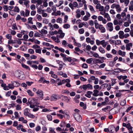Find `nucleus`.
Listing matches in <instances>:
<instances>
[{
    "label": "nucleus",
    "mask_w": 133,
    "mask_h": 133,
    "mask_svg": "<svg viewBox=\"0 0 133 133\" xmlns=\"http://www.w3.org/2000/svg\"><path fill=\"white\" fill-rule=\"evenodd\" d=\"M93 60V59L92 58H90L87 59L86 62L89 64H90L92 63V61Z\"/></svg>",
    "instance_id": "nucleus-33"
},
{
    "label": "nucleus",
    "mask_w": 133,
    "mask_h": 133,
    "mask_svg": "<svg viewBox=\"0 0 133 133\" xmlns=\"http://www.w3.org/2000/svg\"><path fill=\"white\" fill-rule=\"evenodd\" d=\"M27 116L32 119L34 118L35 117V116L34 115L30 113Z\"/></svg>",
    "instance_id": "nucleus-53"
},
{
    "label": "nucleus",
    "mask_w": 133,
    "mask_h": 133,
    "mask_svg": "<svg viewBox=\"0 0 133 133\" xmlns=\"http://www.w3.org/2000/svg\"><path fill=\"white\" fill-rule=\"evenodd\" d=\"M102 42L103 40L101 41H100V40L97 39L96 40V44L97 45H100L101 44V43H102Z\"/></svg>",
    "instance_id": "nucleus-35"
},
{
    "label": "nucleus",
    "mask_w": 133,
    "mask_h": 133,
    "mask_svg": "<svg viewBox=\"0 0 133 133\" xmlns=\"http://www.w3.org/2000/svg\"><path fill=\"white\" fill-rule=\"evenodd\" d=\"M24 115L26 116H28L30 113L29 112V109L28 108H25L24 110Z\"/></svg>",
    "instance_id": "nucleus-16"
},
{
    "label": "nucleus",
    "mask_w": 133,
    "mask_h": 133,
    "mask_svg": "<svg viewBox=\"0 0 133 133\" xmlns=\"http://www.w3.org/2000/svg\"><path fill=\"white\" fill-rule=\"evenodd\" d=\"M25 13V16L27 17L29 15L30 11L28 9H26Z\"/></svg>",
    "instance_id": "nucleus-45"
},
{
    "label": "nucleus",
    "mask_w": 133,
    "mask_h": 133,
    "mask_svg": "<svg viewBox=\"0 0 133 133\" xmlns=\"http://www.w3.org/2000/svg\"><path fill=\"white\" fill-rule=\"evenodd\" d=\"M11 94V91H8L5 94V96L6 97H9Z\"/></svg>",
    "instance_id": "nucleus-63"
},
{
    "label": "nucleus",
    "mask_w": 133,
    "mask_h": 133,
    "mask_svg": "<svg viewBox=\"0 0 133 133\" xmlns=\"http://www.w3.org/2000/svg\"><path fill=\"white\" fill-rule=\"evenodd\" d=\"M98 50L102 54H104L105 52V51L104 49L101 46L99 47V48Z\"/></svg>",
    "instance_id": "nucleus-27"
},
{
    "label": "nucleus",
    "mask_w": 133,
    "mask_h": 133,
    "mask_svg": "<svg viewBox=\"0 0 133 133\" xmlns=\"http://www.w3.org/2000/svg\"><path fill=\"white\" fill-rule=\"evenodd\" d=\"M69 6L72 10L74 9V8H79V7L78 3L76 2H74L72 3H70L69 4Z\"/></svg>",
    "instance_id": "nucleus-3"
},
{
    "label": "nucleus",
    "mask_w": 133,
    "mask_h": 133,
    "mask_svg": "<svg viewBox=\"0 0 133 133\" xmlns=\"http://www.w3.org/2000/svg\"><path fill=\"white\" fill-rule=\"evenodd\" d=\"M8 87L9 89H13L14 88V84H13L12 83V84H8Z\"/></svg>",
    "instance_id": "nucleus-47"
},
{
    "label": "nucleus",
    "mask_w": 133,
    "mask_h": 133,
    "mask_svg": "<svg viewBox=\"0 0 133 133\" xmlns=\"http://www.w3.org/2000/svg\"><path fill=\"white\" fill-rule=\"evenodd\" d=\"M63 99L64 101L68 103L70 101V98L68 97L67 96H63Z\"/></svg>",
    "instance_id": "nucleus-15"
},
{
    "label": "nucleus",
    "mask_w": 133,
    "mask_h": 133,
    "mask_svg": "<svg viewBox=\"0 0 133 133\" xmlns=\"http://www.w3.org/2000/svg\"><path fill=\"white\" fill-rule=\"evenodd\" d=\"M108 44V42H106L104 40H103V42L101 43V45H102V46L104 48H105L106 45Z\"/></svg>",
    "instance_id": "nucleus-19"
},
{
    "label": "nucleus",
    "mask_w": 133,
    "mask_h": 133,
    "mask_svg": "<svg viewBox=\"0 0 133 133\" xmlns=\"http://www.w3.org/2000/svg\"><path fill=\"white\" fill-rule=\"evenodd\" d=\"M36 17L38 21H40L42 20V16L40 15L37 14L36 15Z\"/></svg>",
    "instance_id": "nucleus-31"
},
{
    "label": "nucleus",
    "mask_w": 133,
    "mask_h": 133,
    "mask_svg": "<svg viewBox=\"0 0 133 133\" xmlns=\"http://www.w3.org/2000/svg\"><path fill=\"white\" fill-rule=\"evenodd\" d=\"M26 92L28 93V95L31 97H32L34 95V94L32 92V91L30 90H27Z\"/></svg>",
    "instance_id": "nucleus-25"
},
{
    "label": "nucleus",
    "mask_w": 133,
    "mask_h": 133,
    "mask_svg": "<svg viewBox=\"0 0 133 133\" xmlns=\"http://www.w3.org/2000/svg\"><path fill=\"white\" fill-rule=\"evenodd\" d=\"M56 21L57 23L61 24L62 22V19L61 17H58Z\"/></svg>",
    "instance_id": "nucleus-32"
},
{
    "label": "nucleus",
    "mask_w": 133,
    "mask_h": 133,
    "mask_svg": "<svg viewBox=\"0 0 133 133\" xmlns=\"http://www.w3.org/2000/svg\"><path fill=\"white\" fill-rule=\"evenodd\" d=\"M113 23L114 25H117L118 24H120L119 23V21H118L117 19H115L113 21Z\"/></svg>",
    "instance_id": "nucleus-41"
},
{
    "label": "nucleus",
    "mask_w": 133,
    "mask_h": 133,
    "mask_svg": "<svg viewBox=\"0 0 133 133\" xmlns=\"http://www.w3.org/2000/svg\"><path fill=\"white\" fill-rule=\"evenodd\" d=\"M73 116L77 121L79 122H81L82 121V118L79 114L74 113L73 114Z\"/></svg>",
    "instance_id": "nucleus-2"
},
{
    "label": "nucleus",
    "mask_w": 133,
    "mask_h": 133,
    "mask_svg": "<svg viewBox=\"0 0 133 133\" xmlns=\"http://www.w3.org/2000/svg\"><path fill=\"white\" fill-rule=\"evenodd\" d=\"M36 99L34 98H30L28 99V102L26 103L28 105H29L30 104H34L36 103Z\"/></svg>",
    "instance_id": "nucleus-6"
},
{
    "label": "nucleus",
    "mask_w": 133,
    "mask_h": 133,
    "mask_svg": "<svg viewBox=\"0 0 133 133\" xmlns=\"http://www.w3.org/2000/svg\"><path fill=\"white\" fill-rule=\"evenodd\" d=\"M22 66L23 68H25L26 69H29V70H30V69L29 68V67L24 64L22 63Z\"/></svg>",
    "instance_id": "nucleus-46"
},
{
    "label": "nucleus",
    "mask_w": 133,
    "mask_h": 133,
    "mask_svg": "<svg viewBox=\"0 0 133 133\" xmlns=\"http://www.w3.org/2000/svg\"><path fill=\"white\" fill-rule=\"evenodd\" d=\"M119 55L122 57H124L126 55V52L125 51H122L121 50H119L118 51Z\"/></svg>",
    "instance_id": "nucleus-12"
},
{
    "label": "nucleus",
    "mask_w": 133,
    "mask_h": 133,
    "mask_svg": "<svg viewBox=\"0 0 133 133\" xmlns=\"http://www.w3.org/2000/svg\"><path fill=\"white\" fill-rule=\"evenodd\" d=\"M82 67L83 68L87 69L88 68V65L87 64L84 63L83 64Z\"/></svg>",
    "instance_id": "nucleus-64"
},
{
    "label": "nucleus",
    "mask_w": 133,
    "mask_h": 133,
    "mask_svg": "<svg viewBox=\"0 0 133 133\" xmlns=\"http://www.w3.org/2000/svg\"><path fill=\"white\" fill-rule=\"evenodd\" d=\"M41 35L38 32H36L34 35V36L35 37H40Z\"/></svg>",
    "instance_id": "nucleus-61"
},
{
    "label": "nucleus",
    "mask_w": 133,
    "mask_h": 133,
    "mask_svg": "<svg viewBox=\"0 0 133 133\" xmlns=\"http://www.w3.org/2000/svg\"><path fill=\"white\" fill-rule=\"evenodd\" d=\"M126 104V100L125 99L122 101L120 103V104L122 106H124Z\"/></svg>",
    "instance_id": "nucleus-43"
},
{
    "label": "nucleus",
    "mask_w": 133,
    "mask_h": 133,
    "mask_svg": "<svg viewBox=\"0 0 133 133\" xmlns=\"http://www.w3.org/2000/svg\"><path fill=\"white\" fill-rule=\"evenodd\" d=\"M93 92L92 91H88L87 92V93L85 95L86 97L90 98L91 97V94H92Z\"/></svg>",
    "instance_id": "nucleus-18"
},
{
    "label": "nucleus",
    "mask_w": 133,
    "mask_h": 133,
    "mask_svg": "<svg viewBox=\"0 0 133 133\" xmlns=\"http://www.w3.org/2000/svg\"><path fill=\"white\" fill-rule=\"evenodd\" d=\"M59 96L56 94H53L51 97L50 101H56L57 99L59 98Z\"/></svg>",
    "instance_id": "nucleus-7"
},
{
    "label": "nucleus",
    "mask_w": 133,
    "mask_h": 133,
    "mask_svg": "<svg viewBox=\"0 0 133 133\" xmlns=\"http://www.w3.org/2000/svg\"><path fill=\"white\" fill-rule=\"evenodd\" d=\"M100 26L99 28V29L100 30L101 33H104L105 32L106 30L105 28L103 26L102 24H100Z\"/></svg>",
    "instance_id": "nucleus-14"
},
{
    "label": "nucleus",
    "mask_w": 133,
    "mask_h": 133,
    "mask_svg": "<svg viewBox=\"0 0 133 133\" xmlns=\"http://www.w3.org/2000/svg\"><path fill=\"white\" fill-rule=\"evenodd\" d=\"M21 73H22V72L20 70L16 71L15 73V76L18 77H20L21 75Z\"/></svg>",
    "instance_id": "nucleus-22"
},
{
    "label": "nucleus",
    "mask_w": 133,
    "mask_h": 133,
    "mask_svg": "<svg viewBox=\"0 0 133 133\" xmlns=\"http://www.w3.org/2000/svg\"><path fill=\"white\" fill-rule=\"evenodd\" d=\"M106 28L110 32L112 31L113 30V23L111 22L108 23L107 24Z\"/></svg>",
    "instance_id": "nucleus-5"
},
{
    "label": "nucleus",
    "mask_w": 133,
    "mask_h": 133,
    "mask_svg": "<svg viewBox=\"0 0 133 133\" xmlns=\"http://www.w3.org/2000/svg\"><path fill=\"white\" fill-rule=\"evenodd\" d=\"M11 82L14 85V86L16 87H18L20 85V84L16 81L12 82Z\"/></svg>",
    "instance_id": "nucleus-28"
},
{
    "label": "nucleus",
    "mask_w": 133,
    "mask_h": 133,
    "mask_svg": "<svg viewBox=\"0 0 133 133\" xmlns=\"http://www.w3.org/2000/svg\"><path fill=\"white\" fill-rule=\"evenodd\" d=\"M32 18L31 17H29L28 18V20L29 23H30L32 24H33V23L32 22Z\"/></svg>",
    "instance_id": "nucleus-62"
},
{
    "label": "nucleus",
    "mask_w": 133,
    "mask_h": 133,
    "mask_svg": "<svg viewBox=\"0 0 133 133\" xmlns=\"http://www.w3.org/2000/svg\"><path fill=\"white\" fill-rule=\"evenodd\" d=\"M111 8L112 9H114L115 8L116 11L118 13H120L122 11V8L119 4L113 3L111 5Z\"/></svg>",
    "instance_id": "nucleus-1"
},
{
    "label": "nucleus",
    "mask_w": 133,
    "mask_h": 133,
    "mask_svg": "<svg viewBox=\"0 0 133 133\" xmlns=\"http://www.w3.org/2000/svg\"><path fill=\"white\" fill-rule=\"evenodd\" d=\"M36 94L42 100L43 99L44 94L42 90L40 89H38L36 91Z\"/></svg>",
    "instance_id": "nucleus-4"
},
{
    "label": "nucleus",
    "mask_w": 133,
    "mask_h": 133,
    "mask_svg": "<svg viewBox=\"0 0 133 133\" xmlns=\"http://www.w3.org/2000/svg\"><path fill=\"white\" fill-rule=\"evenodd\" d=\"M94 93L92 94V95L95 96H97L99 95L98 93L99 91L95 89L93 91Z\"/></svg>",
    "instance_id": "nucleus-17"
},
{
    "label": "nucleus",
    "mask_w": 133,
    "mask_h": 133,
    "mask_svg": "<svg viewBox=\"0 0 133 133\" xmlns=\"http://www.w3.org/2000/svg\"><path fill=\"white\" fill-rule=\"evenodd\" d=\"M28 52L32 54H34V50L32 49H29L28 50Z\"/></svg>",
    "instance_id": "nucleus-57"
},
{
    "label": "nucleus",
    "mask_w": 133,
    "mask_h": 133,
    "mask_svg": "<svg viewBox=\"0 0 133 133\" xmlns=\"http://www.w3.org/2000/svg\"><path fill=\"white\" fill-rule=\"evenodd\" d=\"M126 127L129 131V133H133V131H132V127L131 126L130 123H128L127 124V126Z\"/></svg>",
    "instance_id": "nucleus-9"
},
{
    "label": "nucleus",
    "mask_w": 133,
    "mask_h": 133,
    "mask_svg": "<svg viewBox=\"0 0 133 133\" xmlns=\"http://www.w3.org/2000/svg\"><path fill=\"white\" fill-rule=\"evenodd\" d=\"M80 88L81 89H83L84 90H86L87 89L86 84H84L82 86H80Z\"/></svg>",
    "instance_id": "nucleus-50"
},
{
    "label": "nucleus",
    "mask_w": 133,
    "mask_h": 133,
    "mask_svg": "<svg viewBox=\"0 0 133 133\" xmlns=\"http://www.w3.org/2000/svg\"><path fill=\"white\" fill-rule=\"evenodd\" d=\"M63 1L62 0H60L59 2V4H56V6L57 7H59L63 4Z\"/></svg>",
    "instance_id": "nucleus-44"
},
{
    "label": "nucleus",
    "mask_w": 133,
    "mask_h": 133,
    "mask_svg": "<svg viewBox=\"0 0 133 133\" xmlns=\"http://www.w3.org/2000/svg\"><path fill=\"white\" fill-rule=\"evenodd\" d=\"M68 18V16L67 15L65 16L64 20V23H66L67 22Z\"/></svg>",
    "instance_id": "nucleus-49"
},
{
    "label": "nucleus",
    "mask_w": 133,
    "mask_h": 133,
    "mask_svg": "<svg viewBox=\"0 0 133 133\" xmlns=\"http://www.w3.org/2000/svg\"><path fill=\"white\" fill-rule=\"evenodd\" d=\"M51 38L53 40L55 41V42L57 43H59L60 42L59 39L58 38H56V37L55 36H52L51 37Z\"/></svg>",
    "instance_id": "nucleus-24"
},
{
    "label": "nucleus",
    "mask_w": 133,
    "mask_h": 133,
    "mask_svg": "<svg viewBox=\"0 0 133 133\" xmlns=\"http://www.w3.org/2000/svg\"><path fill=\"white\" fill-rule=\"evenodd\" d=\"M5 132L6 133H14L15 131L10 128H9L6 129Z\"/></svg>",
    "instance_id": "nucleus-11"
},
{
    "label": "nucleus",
    "mask_w": 133,
    "mask_h": 133,
    "mask_svg": "<svg viewBox=\"0 0 133 133\" xmlns=\"http://www.w3.org/2000/svg\"><path fill=\"white\" fill-rule=\"evenodd\" d=\"M119 35V37L121 39H123V37L124 35V33L122 31H120L118 33Z\"/></svg>",
    "instance_id": "nucleus-13"
},
{
    "label": "nucleus",
    "mask_w": 133,
    "mask_h": 133,
    "mask_svg": "<svg viewBox=\"0 0 133 133\" xmlns=\"http://www.w3.org/2000/svg\"><path fill=\"white\" fill-rule=\"evenodd\" d=\"M121 43V41L120 40H117L115 41V45L120 44Z\"/></svg>",
    "instance_id": "nucleus-42"
},
{
    "label": "nucleus",
    "mask_w": 133,
    "mask_h": 133,
    "mask_svg": "<svg viewBox=\"0 0 133 133\" xmlns=\"http://www.w3.org/2000/svg\"><path fill=\"white\" fill-rule=\"evenodd\" d=\"M130 23L129 22H125L124 24V26L125 27H128L129 26Z\"/></svg>",
    "instance_id": "nucleus-56"
},
{
    "label": "nucleus",
    "mask_w": 133,
    "mask_h": 133,
    "mask_svg": "<svg viewBox=\"0 0 133 133\" xmlns=\"http://www.w3.org/2000/svg\"><path fill=\"white\" fill-rule=\"evenodd\" d=\"M70 25L68 24H65L63 25V28L65 29H67L69 28L70 27Z\"/></svg>",
    "instance_id": "nucleus-37"
},
{
    "label": "nucleus",
    "mask_w": 133,
    "mask_h": 133,
    "mask_svg": "<svg viewBox=\"0 0 133 133\" xmlns=\"http://www.w3.org/2000/svg\"><path fill=\"white\" fill-rule=\"evenodd\" d=\"M43 44L44 45H46L47 46H50L52 48H53L54 47L53 45L50 44L47 42H44L43 43Z\"/></svg>",
    "instance_id": "nucleus-29"
},
{
    "label": "nucleus",
    "mask_w": 133,
    "mask_h": 133,
    "mask_svg": "<svg viewBox=\"0 0 133 133\" xmlns=\"http://www.w3.org/2000/svg\"><path fill=\"white\" fill-rule=\"evenodd\" d=\"M42 34H46L48 33L47 31L44 29H42L41 30Z\"/></svg>",
    "instance_id": "nucleus-60"
},
{
    "label": "nucleus",
    "mask_w": 133,
    "mask_h": 133,
    "mask_svg": "<svg viewBox=\"0 0 133 133\" xmlns=\"http://www.w3.org/2000/svg\"><path fill=\"white\" fill-rule=\"evenodd\" d=\"M109 12L112 15H114L116 14L115 11L113 9H111Z\"/></svg>",
    "instance_id": "nucleus-55"
},
{
    "label": "nucleus",
    "mask_w": 133,
    "mask_h": 133,
    "mask_svg": "<svg viewBox=\"0 0 133 133\" xmlns=\"http://www.w3.org/2000/svg\"><path fill=\"white\" fill-rule=\"evenodd\" d=\"M87 89H92L93 88L92 86L90 84H86Z\"/></svg>",
    "instance_id": "nucleus-48"
},
{
    "label": "nucleus",
    "mask_w": 133,
    "mask_h": 133,
    "mask_svg": "<svg viewBox=\"0 0 133 133\" xmlns=\"http://www.w3.org/2000/svg\"><path fill=\"white\" fill-rule=\"evenodd\" d=\"M127 18L126 17H123V19L121 18V20H119V23H122L124 22L127 20Z\"/></svg>",
    "instance_id": "nucleus-30"
},
{
    "label": "nucleus",
    "mask_w": 133,
    "mask_h": 133,
    "mask_svg": "<svg viewBox=\"0 0 133 133\" xmlns=\"http://www.w3.org/2000/svg\"><path fill=\"white\" fill-rule=\"evenodd\" d=\"M57 81H60L59 82H58V83H57V84L58 85H62L64 83L63 80H62V81H60V80L59 79H57ZM57 82H58L57 81H56Z\"/></svg>",
    "instance_id": "nucleus-39"
},
{
    "label": "nucleus",
    "mask_w": 133,
    "mask_h": 133,
    "mask_svg": "<svg viewBox=\"0 0 133 133\" xmlns=\"http://www.w3.org/2000/svg\"><path fill=\"white\" fill-rule=\"evenodd\" d=\"M30 3V1L29 0H26L25 2H24L23 3L24 5L27 7L28 8L29 6V3Z\"/></svg>",
    "instance_id": "nucleus-26"
},
{
    "label": "nucleus",
    "mask_w": 133,
    "mask_h": 133,
    "mask_svg": "<svg viewBox=\"0 0 133 133\" xmlns=\"http://www.w3.org/2000/svg\"><path fill=\"white\" fill-rule=\"evenodd\" d=\"M91 29V32L92 33H95L96 31V30L93 27H91L90 29Z\"/></svg>",
    "instance_id": "nucleus-54"
},
{
    "label": "nucleus",
    "mask_w": 133,
    "mask_h": 133,
    "mask_svg": "<svg viewBox=\"0 0 133 133\" xmlns=\"http://www.w3.org/2000/svg\"><path fill=\"white\" fill-rule=\"evenodd\" d=\"M72 60V59L70 57H66L65 58H63V60L64 62L68 61V62H70Z\"/></svg>",
    "instance_id": "nucleus-23"
},
{
    "label": "nucleus",
    "mask_w": 133,
    "mask_h": 133,
    "mask_svg": "<svg viewBox=\"0 0 133 133\" xmlns=\"http://www.w3.org/2000/svg\"><path fill=\"white\" fill-rule=\"evenodd\" d=\"M94 88L96 90L99 89L100 90L101 89V88L100 87L99 85H96L94 86Z\"/></svg>",
    "instance_id": "nucleus-51"
},
{
    "label": "nucleus",
    "mask_w": 133,
    "mask_h": 133,
    "mask_svg": "<svg viewBox=\"0 0 133 133\" xmlns=\"http://www.w3.org/2000/svg\"><path fill=\"white\" fill-rule=\"evenodd\" d=\"M126 17L127 19H128V21L129 22L130 24H131V21L130 19V15L129 14H128L127 15Z\"/></svg>",
    "instance_id": "nucleus-40"
},
{
    "label": "nucleus",
    "mask_w": 133,
    "mask_h": 133,
    "mask_svg": "<svg viewBox=\"0 0 133 133\" xmlns=\"http://www.w3.org/2000/svg\"><path fill=\"white\" fill-rule=\"evenodd\" d=\"M13 10L15 12L17 13L19 12L20 11L19 8L17 6L15 7Z\"/></svg>",
    "instance_id": "nucleus-36"
},
{
    "label": "nucleus",
    "mask_w": 133,
    "mask_h": 133,
    "mask_svg": "<svg viewBox=\"0 0 133 133\" xmlns=\"http://www.w3.org/2000/svg\"><path fill=\"white\" fill-rule=\"evenodd\" d=\"M132 43H129L127 44L126 45V49L127 50H130L131 49V47L132 46Z\"/></svg>",
    "instance_id": "nucleus-8"
},
{
    "label": "nucleus",
    "mask_w": 133,
    "mask_h": 133,
    "mask_svg": "<svg viewBox=\"0 0 133 133\" xmlns=\"http://www.w3.org/2000/svg\"><path fill=\"white\" fill-rule=\"evenodd\" d=\"M95 77L94 76H91L90 78H89L88 80V83H90L92 82L93 81H94L96 79Z\"/></svg>",
    "instance_id": "nucleus-10"
},
{
    "label": "nucleus",
    "mask_w": 133,
    "mask_h": 133,
    "mask_svg": "<svg viewBox=\"0 0 133 133\" xmlns=\"http://www.w3.org/2000/svg\"><path fill=\"white\" fill-rule=\"evenodd\" d=\"M9 32L12 35H16V31L12 29H9Z\"/></svg>",
    "instance_id": "nucleus-34"
},
{
    "label": "nucleus",
    "mask_w": 133,
    "mask_h": 133,
    "mask_svg": "<svg viewBox=\"0 0 133 133\" xmlns=\"http://www.w3.org/2000/svg\"><path fill=\"white\" fill-rule=\"evenodd\" d=\"M6 37L8 39L11 40L12 38L11 35L10 34H8L6 35Z\"/></svg>",
    "instance_id": "nucleus-38"
},
{
    "label": "nucleus",
    "mask_w": 133,
    "mask_h": 133,
    "mask_svg": "<svg viewBox=\"0 0 133 133\" xmlns=\"http://www.w3.org/2000/svg\"><path fill=\"white\" fill-rule=\"evenodd\" d=\"M95 27L96 29H99L100 26V24H99L97 21V20H95V21L94 23Z\"/></svg>",
    "instance_id": "nucleus-21"
},
{
    "label": "nucleus",
    "mask_w": 133,
    "mask_h": 133,
    "mask_svg": "<svg viewBox=\"0 0 133 133\" xmlns=\"http://www.w3.org/2000/svg\"><path fill=\"white\" fill-rule=\"evenodd\" d=\"M84 30L83 28H81L79 29V32L80 34H82L84 32Z\"/></svg>",
    "instance_id": "nucleus-59"
},
{
    "label": "nucleus",
    "mask_w": 133,
    "mask_h": 133,
    "mask_svg": "<svg viewBox=\"0 0 133 133\" xmlns=\"http://www.w3.org/2000/svg\"><path fill=\"white\" fill-rule=\"evenodd\" d=\"M51 111V110L50 109H48L45 108L43 109L42 110V112H50Z\"/></svg>",
    "instance_id": "nucleus-58"
},
{
    "label": "nucleus",
    "mask_w": 133,
    "mask_h": 133,
    "mask_svg": "<svg viewBox=\"0 0 133 133\" xmlns=\"http://www.w3.org/2000/svg\"><path fill=\"white\" fill-rule=\"evenodd\" d=\"M88 6L90 10L92 13H94L95 12L94 8L91 5H89Z\"/></svg>",
    "instance_id": "nucleus-20"
},
{
    "label": "nucleus",
    "mask_w": 133,
    "mask_h": 133,
    "mask_svg": "<svg viewBox=\"0 0 133 133\" xmlns=\"http://www.w3.org/2000/svg\"><path fill=\"white\" fill-rule=\"evenodd\" d=\"M16 110H20L21 109V105L19 104H17L16 106Z\"/></svg>",
    "instance_id": "nucleus-52"
}]
</instances>
